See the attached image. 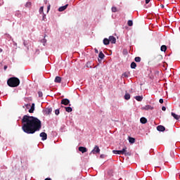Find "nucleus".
<instances>
[{"mask_svg":"<svg viewBox=\"0 0 180 180\" xmlns=\"http://www.w3.org/2000/svg\"><path fill=\"white\" fill-rule=\"evenodd\" d=\"M22 129L27 134H34L41 129V121L33 116L24 115L22 119Z\"/></svg>","mask_w":180,"mask_h":180,"instance_id":"nucleus-1","label":"nucleus"},{"mask_svg":"<svg viewBox=\"0 0 180 180\" xmlns=\"http://www.w3.org/2000/svg\"><path fill=\"white\" fill-rule=\"evenodd\" d=\"M20 84V80L18 77H11L7 81V84L11 88H16V86H19Z\"/></svg>","mask_w":180,"mask_h":180,"instance_id":"nucleus-2","label":"nucleus"},{"mask_svg":"<svg viewBox=\"0 0 180 180\" xmlns=\"http://www.w3.org/2000/svg\"><path fill=\"white\" fill-rule=\"evenodd\" d=\"M113 154H118L119 155H131L130 153L127 152V147L124 146L121 150H112Z\"/></svg>","mask_w":180,"mask_h":180,"instance_id":"nucleus-3","label":"nucleus"},{"mask_svg":"<svg viewBox=\"0 0 180 180\" xmlns=\"http://www.w3.org/2000/svg\"><path fill=\"white\" fill-rule=\"evenodd\" d=\"M101 153V149L98 146H96L94 148L91 150L90 154H99Z\"/></svg>","mask_w":180,"mask_h":180,"instance_id":"nucleus-4","label":"nucleus"},{"mask_svg":"<svg viewBox=\"0 0 180 180\" xmlns=\"http://www.w3.org/2000/svg\"><path fill=\"white\" fill-rule=\"evenodd\" d=\"M61 105H65V106H67L68 105H70V101L68 100V98L62 99Z\"/></svg>","mask_w":180,"mask_h":180,"instance_id":"nucleus-5","label":"nucleus"},{"mask_svg":"<svg viewBox=\"0 0 180 180\" xmlns=\"http://www.w3.org/2000/svg\"><path fill=\"white\" fill-rule=\"evenodd\" d=\"M40 137H41V140L43 141H44V140H47V134H46V132H41L40 134H39Z\"/></svg>","mask_w":180,"mask_h":180,"instance_id":"nucleus-6","label":"nucleus"},{"mask_svg":"<svg viewBox=\"0 0 180 180\" xmlns=\"http://www.w3.org/2000/svg\"><path fill=\"white\" fill-rule=\"evenodd\" d=\"M112 44H116V38L113 36H110L108 39Z\"/></svg>","mask_w":180,"mask_h":180,"instance_id":"nucleus-7","label":"nucleus"},{"mask_svg":"<svg viewBox=\"0 0 180 180\" xmlns=\"http://www.w3.org/2000/svg\"><path fill=\"white\" fill-rule=\"evenodd\" d=\"M142 109H143V110H153V109H154V108L150 105H148L143 107Z\"/></svg>","mask_w":180,"mask_h":180,"instance_id":"nucleus-8","label":"nucleus"},{"mask_svg":"<svg viewBox=\"0 0 180 180\" xmlns=\"http://www.w3.org/2000/svg\"><path fill=\"white\" fill-rule=\"evenodd\" d=\"M79 151H80V153H82V154H84V153H86V151H88V149L86 147L80 146L79 147Z\"/></svg>","mask_w":180,"mask_h":180,"instance_id":"nucleus-9","label":"nucleus"},{"mask_svg":"<svg viewBox=\"0 0 180 180\" xmlns=\"http://www.w3.org/2000/svg\"><path fill=\"white\" fill-rule=\"evenodd\" d=\"M51 112H53V108L51 107H49L45 110V113L46 115H51Z\"/></svg>","mask_w":180,"mask_h":180,"instance_id":"nucleus-10","label":"nucleus"},{"mask_svg":"<svg viewBox=\"0 0 180 180\" xmlns=\"http://www.w3.org/2000/svg\"><path fill=\"white\" fill-rule=\"evenodd\" d=\"M157 130L158 131H165V127L162 125H159L157 127Z\"/></svg>","mask_w":180,"mask_h":180,"instance_id":"nucleus-11","label":"nucleus"},{"mask_svg":"<svg viewBox=\"0 0 180 180\" xmlns=\"http://www.w3.org/2000/svg\"><path fill=\"white\" fill-rule=\"evenodd\" d=\"M67 8H68V4H66V5L60 7L58 8V11L59 12H63V11H65V9H67Z\"/></svg>","mask_w":180,"mask_h":180,"instance_id":"nucleus-12","label":"nucleus"},{"mask_svg":"<svg viewBox=\"0 0 180 180\" xmlns=\"http://www.w3.org/2000/svg\"><path fill=\"white\" fill-rule=\"evenodd\" d=\"M103 41L105 46H108L110 43V41L109 40V39H108V38H105Z\"/></svg>","mask_w":180,"mask_h":180,"instance_id":"nucleus-13","label":"nucleus"},{"mask_svg":"<svg viewBox=\"0 0 180 180\" xmlns=\"http://www.w3.org/2000/svg\"><path fill=\"white\" fill-rule=\"evenodd\" d=\"M172 116L174 117V119H176V120H179L180 119V115H178L174 112H172Z\"/></svg>","mask_w":180,"mask_h":180,"instance_id":"nucleus-14","label":"nucleus"},{"mask_svg":"<svg viewBox=\"0 0 180 180\" xmlns=\"http://www.w3.org/2000/svg\"><path fill=\"white\" fill-rule=\"evenodd\" d=\"M55 82H56L57 84H61V77L58 76L56 77Z\"/></svg>","mask_w":180,"mask_h":180,"instance_id":"nucleus-15","label":"nucleus"},{"mask_svg":"<svg viewBox=\"0 0 180 180\" xmlns=\"http://www.w3.org/2000/svg\"><path fill=\"white\" fill-rule=\"evenodd\" d=\"M136 101H138V102H141L143 101V96H135Z\"/></svg>","mask_w":180,"mask_h":180,"instance_id":"nucleus-16","label":"nucleus"},{"mask_svg":"<svg viewBox=\"0 0 180 180\" xmlns=\"http://www.w3.org/2000/svg\"><path fill=\"white\" fill-rule=\"evenodd\" d=\"M140 122L142 124H146V123H147V119L146 117H141Z\"/></svg>","mask_w":180,"mask_h":180,"instance_id":"nucleus-17","label":"nucleus"},{"mask_svg":"<svg viewBox=\"0 0 180 180\" xmlns=\"http://www.w3.org/2000/svg\"><path fill=\"white\" fill-rule=\"evenodd\" d=\"M34 112V103H32L31 108L29 110V113H33Z\"/></svg>","mask_w":180,"mask_h":180,"instance_id":"nucleus-18","label":"nucleus"},{"mask_svg":"<svg viewBox=\"0 0 180 180\" xmlns=\"http://www.w3.org/2000/svg\"><path fill=\"white\" fill-rule=\"evenodd\" d=\"M129 143H131V144H133V143H136V139L133 137H129Z\"/></svg>","mask_w":180,"mask_h":180,"instance_id":"nucleus-19","label":"nucleus"},{"mask_svg":"<svg viewBox=\"0 0 180 180\" xmlns=\"http://www.w3.org/2000/svg\"><path fill=\"white\" fill-rule=\"evenodd\" d=\"M124 98L126 101H129V99H130V94L126 93Z\"/></svg>","mask_w":180,"mask_h":180,"instance_id":"nucleus-20","label":"nucleus"},{"mask_svg":"<svg viewBox=\"0 0 180 180\" xmlns=\"http://www.w3.org/2000/svg\"><path fill=\"white\" fill-rule=\"evenodd\" d=\"M65 109L66 112H68V113L72 112V108H71V107H65Z\"/></svg>","mask_w":180,"mask_h":180,"instance_id":"nucleus-21","label":"nucleus"},{"mask_svg":"<svg viewBox=\"0 0 180 180\" xmlns=\"http://www.w3.org/2000/svg\"><path fill=\"white\" fill-rule=\"evenodd\" d=\"M98 57L101 58V60H103V58H105V54H103L102 51H101L98 54Z\"/></svg>","mask_w":180,"mask_h":180,"instance_id":"nucleus-22","label":"nucleus"},{"mask_svg":"<svg viewBox=\"0 0 180 180\" xmlns=\"http://www.w3.org/2000/svg\"><path fill=\"white\" fill-rule=\"evenodd\" d=\"M160 50L161 51H167V46L165 45H162L161 47H160Z\"/></svg>","mask_w":180,"mask_h":180,"instance_id":"nucleus-23","label":"nucleus"},{"mask_svg":"<svg viewBox=\"0 0 180 180\" xmlns=\"http://www.w3.org/2000/svg\"><path fill=\"white\" fill-rule=\"evenodd\" d=\"M136 67H137V64H136L135 62H132V63H131V68L135 69Z\"/></svg>","mask_w":180,"mask_h":180,"instance_id":"nucleus-24","label":"nucleus"},{"mask_svg":"<svg viewBox=\"0 0 180 180\" xmlns=\"http://www.w3.org/2000/svg\"><path fill=\"white\" fill-rule=\"evenodd\" d=\"M134 60H135L136 63H140V61H141V58H140V57H136V58H134Z\"/></svg>","mask_w":180,"mask_h":180,"instance_id":"nucleus-25","label":"nucleus"},{"mask_svg":"<svg viewBox=\"0 0 180 180\" xmlns=\"http://www.w3.org/2000/svg\"><path fill=\"white\" fill-rule=\"evenodd\" d=\"M127 25H128V26H130V27L133 26V20H128Z\"/></svg>","mask_w":180,"mask_h":180,"instance_id":"nucleus-26","label":"nucleus"},{"mask_svg":"<svg viewBox=\"0 0 180 180\" xmlns=\"http://www.w3.org/2000/svg\"><path fill=\"white\" fill-rule=\"evenodd\" d=\"M91 62H89L86 63V67L87 68H92V65H91Z\"/></svg>","mask_w":180,"mask_h":180,"instance_id":"nucleus-27","label":"nucleus"},{"mask_svg":"<svg viewBox=\"0 0 180 180\" xmlns=\"http://www.w3.org/2000/svg\"><path fill=\"white\" fill-rule=\"evenodd\" d=\"M55 115H56V116H58V115H60V109H57L55 110Z\"/></svg>","mask_w":180,"mask_h":180,"instance_id":"nucleus-28","label":"nucleus"},{"mask_svg":"<svg viewBox=\"0 0 180 180\" xmlns=\"http://www.w3.org/2000/svg\"><path fill=\"white\" fill-rule=\"evenodd\" d=\"M39 98H43V92L38 91Z\"/></svg>","mask_w":180,"mask_h":180,"instance_id":"nucleus-29","label":"nucleus"},{"mask_svg":"<svg viewBox=\"0 0 180 180\" xmlns=\"http://www.w3.org/2000/svg\"><path fill=\"white\" fill-rule=\"evenodd\" d=\"M44 9V7H43V6L40 7V8H39V13H43Z\"/></svg>","mask_w":180,"mask_h":180,"instance_id":"nucleus-30","label":"nucleus"},{"mask_svg":"<svg viewBox=\"0 0 180 180\" xmlns=\"http://www.w3.org/2000/svg\"><path fill=\"white\" fill-rule=\"evenodd\" d=\"M112 12H117V8L116 7H112Z\"/></svg>","mask_w":180,"mask_h":180,"instance_id":"nucleus-31","label":"nucleus"},{"mask_svg":"<svg viewBox=\"0 0 180 180\" xmlns=\"http://www.w3.org/2000/svg\"><path fill=\"white\" fill-rule=\"evenodd\" d=\"M15 15L18 16V18H20V13L17 12Z\"/></svg>","mask_w":180,"mask_h":180,"instance_id":"nucleus-32","label":"nucleus"},{"mask_svg":"<svg viewBox=\"0 0 180 180\" xmlns=\"http://www.w3.org/2000/svg\"><path fill=\"white\" fill-rule=\"evenodd\" d=\"M45 19H46V14H44V13H43L42 20H45Z\"/></svg>","mask_w":180,"mask_h":180,"instance_id":"nucleus-33","label":"nucleus"},{"mask_svg":"<svg viewBox=\"0 0 180 180\" xmlns=\"http://www.w3.org/2000/svg\"><path fill=\"white\" fill-rule=\"evenodd\" d=\"M159 102H160V103H164V99L160 98V99L159 100Z\"/></svg>","mask_w":180,"mask_h":180,"instance_id":"nucleus-34","label":"nucleus"},{"mask_svg":"<svg viewBox=\"0 0 180 180\" xmlns=\"http://www.w3.org/2000/svg\"><path fill=\"white\" fill-rule=\"evenodd\" d=\"M24 46H25V47H27V41H24Z\"/></svg>","mask_w":180,"mask_h":180,"instance_id":"nucleus-35","label":"nucleus"},{"mask_svg":"<svg viewBox=\"0 0 180 180\" xmlns=\"http://www.w3.org/2000/svg\"><path fill=\"white\" fill-rule=\"evenodd\" d=\"M162 110L163 111L167 110V108H165V106L162 107Z\"/></svg>","mask_w":180,"mask_h":180,"instance_id":"nucleus-36","label":"nucleus"},{"mask_svg":"<svg viewBox=\"0 0 180 180\" xmlns=\"http://www.w3.org/2000/svg\"><path fill=\"white\" fill-rule=\"evenodd\" d=\"M94 51H95L96 54H98V53H99V51L96 49H94Z\"/></svg>","mask_w":180,"mask_h":180,"instance_id":"nucleus-37","label":"nucleus"},{"mask_svg":"<svg viewBox=\"0 0 180 180\" xmlns=\"http://www.w3.org/2000/svg\"><path fill=\"white\" fill-rule=\"evenodd\" d=\"M122 77H127V74H126V73H124V74L122 75Z\"/></svg>","mask_w":180,"mask_h":180,"instance_id":"nucleus-38","label":"nucleus"},{"mask_svg":"<svg viewBox=\"0 0 180 180\" xmlns=\"http://www.w3.org/2000/svg\"><path fill=\"white\" fill-rule=\"evenodd\" d=\"M150 0H146V4H150Z\"/></svg>","mask_w":180,"mask_h":180,"instance_id":"nucleus-39","label":"nucleus"},{"mask_svg":"<svg viewBox=\"0 0 180 180\" xmlns=\"http://www.w3.org/2000/svg\"><path fill=\"white\" fill-rule=\"evenodd\" d=\"M50 6H50V5H49V6H48V7H47L48 12H49V11H50Z\"/></svg>","mask_w":180,"mask_h":180,"instance_id":"nucleus-40","label":"nucleus"},{"mask_svg":"<svg viewBox=\"0 0 180 180\" xmlns=\"http://www.w3.org/2000/svg\"><path fill=\"white\" fill-rule=\"evenodd\" d=\"M160 6H161V8H165V6L163 4L160 5Z\"/></svg>","mask_w":180,"mask_h":180,"instance_id":"nucleus-41","label":"nucleus"},{"mask_svg":"<svg viewBox=\"0 0 180 180\" xmlns=\"http://www.w3.org/2000/svg\"><path fill=\"white\" fill-rule=\"evenodd\" d=\"M2 51H4V50L0 48V53H2Z\"/></svg>","mask_w":180,"mask_h":180,"instance_id":"nucleus-42","label":"nucleus"},{"mask_svg":"<svg viewBox=\"0 0 180 180\" xmlns=\"http://www.w3.org/2000/svg\"><path fill=\"white\" fill-rule=\"evenodd\" d=\"M6 68H8V66L5 65L4 66V70H6Z\"/></svg>","mask_w":180,"mask_h":180,"instance_id":"nucleus-43","label":"nucleus"},{"mask_svg":"<svg viewBox=\"0 0 180 180\" xmlns=\"http://www.w3.org/2000/svg\"><path fill=\"white\" fill-rule=\"evenodd\" d=\"M42 41H43L44 43H46V39H43Z\"/></svg>","mask_w":180,"mask_h":180,"instance_id":"nucleus-44","label":"nucleus"},{"mask_svg":"<svg viewBox=\"0 0 180 180\" xmlns=\"http://www.w3.org/2000/svg\"><path fill=\"white\" fill-rule=\"evenodd\" d=\"M101 158H103V155H101Z\"/></svg>","mask_w":180,"mask_h":180,"instance_id":"nucleus-45","label":"nucleus"},{"mask_svg":"<svg viewBox=\"0 0 180 180\" xmlns=\"http://www.w3.org/2000/svg\"><path fill=\"white\" fill-rule=\"evenodd\" d=\"M69 106H71V104H69Z\"/></svg>","mask_w":180,"mask_h":180,"instance_id":"nucleus-46","label":"nucleus"}]
</instances>
